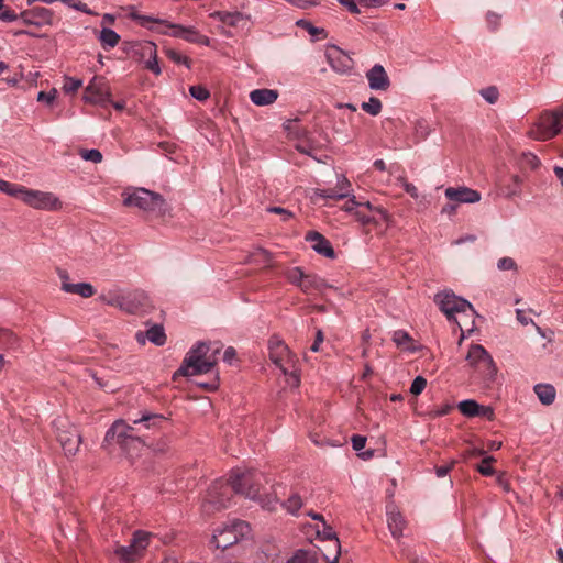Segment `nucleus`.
Segmentation results:
<instances>
[{"instance_id":"423d86ee","label":"nucleus","mask_w":563,"mask_h":563,"mask_svg":"<svg viewBox=\"0 0 563 563\" xmlns=\"http://www.w3.org/2000/svg\"><path fill=\"white\" fill-rule=\"evenodd\" d=\"M124 52L139 63H144L145 69L154 75L162 74L157 58V46L151 41H132L125 43Z\"/></svg>"},{"instance_id":"052dcab7","label":"nucleus","mask_w":563,"mask_h":563,"mask_svg":"<svg viewBox=\"0 0 563 563\" xmlns=\"http://www.w3.org/2000/svg\"><path fill=\"white\" fill-rule=\"evenodd\" d=\"M352 448L355 451H361L365 448L366 444V438L360 434H354L351 439Z\"/></svg>"},{"instance_id":"58836bf2","label":"nucleus","mask_w":563,"mask_h":563,"mask_svg":"<svg viewBox=\"0 0 563 563\" xmlns=\"http://www.w3.org/2000/svg\"><path fill=\"white\" fill-rule=\"evenodd\" d=\"M166 29L157 30V33L163 35H169L173 37L184 38L185 30L187 26L180 24H173L166 21L163 23Z\"/></svg>"},{"instance_id":"2f4dec72","label":"nucleus","mask_w":563,"mask_h":563,"mask_svg":"<svg viewBox=\"0 0 563 563\" xmlns=\"http://www.w3.org/2000/svg\"><path fill=\"white\" fill-rule=\"evenodd\" d=\"M25 186L13 184L3 179H0V191L7 194L8 196L19 198L22 201V196L25 195L26 191Z\"/></svg>"},{"instance_id":"774afa93","label":"nucleus","mask_w":563,"mask_h":563,"mask_svg":"<svg viewBox=\"0 0 563 563\" xmlns=\"http://www.w3.org/2000/svg\"><path fill=\"white\" fill-rule=\"evenodd\" d=\"M477 417H485L488 420H493L494 419V410L492 407L479 405Z\"/></svg>"},{"instance_id":"9d476101","label":"nucleus","mask_w":563,"mask_h":563,"mask_svg":"<svg viewBox=\"0 0 563 563\" xmlns=\"http://www.w3.org/2000/svg\"><path fill=\"white\" fill-rule=\"evenodd\" d=\"M466 362L485 380H494L497 374L496 364L490 354L479 344H472L466 355Z\"/></svg>"},{"instance_id":"a19ab883","label":"nucleus","mask_w":563,"mask_h":563,"mask_svg":"<svg viewBox=\"0 0 563 563\" xmlns=\"http://www.w3.org/2000/svg\"><path fill=\"white\" fill-rule=\"evenodd\" d=\"M302 505V499L298 494H291L284 503V507L291 515H297L298 511L301 509Z\"/></svg>"},{"instance_id":"5701e85b","label":"nucleus","mask_w":563,"mask_h":563,"mask_svg":"<svg viewBox=\"0 0 563 563\" xmlns=\"http://www.w3.org/2000/svg\"><path fill=\"white\" fill-rule=\"evenodd\" d=\"M330 288V285L322 277L317 274H306L301 291L306 295L314 292L321 294L324 289Z\"/></svg>"},{"instance_id":"f257e3e1","label":"nucleus","mask_w":563,"mask_h":563,"mask_svg":"<svg viewBox=\"0 0 563 563\" xmlns=\"http://www.w3.org/2000/svg\"><path fill=\"white\" fill-rule=\"evenodd\" d=\"M210 345L206 342H198L186 354L180 367L174 373L173 379L177 376H196L209 373L217 364L216 354L219 349H216L211 354Z\"/></svg>"},{"instance_id":"412c9836","label":"nucleus","mask_w":563,"mask_h":563,"mask_svg":"<svg viewBox=\"0 0 563 563\" xmlns=\"http://www.w3.org/2000/svg\"><path fill=\"white\" fill-rule=\"evenodd\" d=\"M306 240L311 243V247L319 254L328 257L334 258L335 252L330 243L322 234L317 231H310L306 235Z\"/></svg>"},{"instance_id":"bf43d9fd","label":"nucleus","mask_w":563,"mask_h":563,"mask_svg":"<svg viewBox=\"0 0 563 563\" xmlns=\"http://www.w3.org/2000/svg\"><path fill=\"white\" fill-rule=\"evenodd\" d=\"M488 26L494 31L500 24V15L495 12H488L486 15Z\"/></svg>"},{"instance_id":"7ed1b4c3","label":"nucleus","mask_w":563,"mask_h":563,"mask_svg":"<svg viewBox=\"0 0 563 563\" xmlns=\"http://www.w3.org/2000/svg\"><path fill=\"white\" fill-rule=\"evenodd\" d=\"M124 205L136 207L140 210L163 217L168 211L167 203L161 194L145 188H136L130 194L124 195Z\"/></svg>"},{"instance_id":"6ab92c4d","label":"nucleus","mask_w":563,"mask_h":563,"mask_svg":"<svg viewBox=\"0 0 563 563\" xmlns=\"http://www.w3.org/2000/svg\"><path fill=\"white\" fill-rule=\"evenodd\" d=\"M445 197L457 203H474L481 200V194L468 187H449L445 189Z\"/></svg>"},{"instance_id":"473e14b6","label":"nucleus","mask_w":563,"mask_h":563,"mask_svg":"<svg viewBox=\"0 0 563 563\" xmlns=\"http://www.w3.org/2000/svg\"><path fill=\"white\" fill-rule=\"evenodd\" d=\"M115 554L124 562H133L141 558V553L136 551L135 544L131 541L129 545L119 547Z\"/></svg>"},{"instance_id":"49530a36","label":"nucleus","mask_w":563,"mask_h":563,"mask_svg":"<svg viewBox=\"0 0 563 563\" xmlns=\"http://www.w3.org/2000/svg\"><path fill=\"white\" fill-rule=\"evenodd\" d=\"M189 92L195 99L199 101H205L210 97L208 89L200 85L191 86L189 88Z\"/></svg>"},{"instance_id":"09e8293b","label":"nucleus","mask_w":563,"mask_h":563,"mask_svg":"<svg viewBox=\"0 0 563 563\" xmlns=\"http://www.w3.org/2000/svg\"><path fill=\"white\" fill-rule=\"evenodd\" d=\"M80 156L85 161H90L93 163H100L102 161V154L99 150H81Z\"/></svg>"},{"instance_id":"ea45409f","label":"nucleus","mask_w":563,"mask_h":563,"mask_svg":"<svg viewBox=\"0 0 563 563\" xmlns=\"http://www.w3.org/2000/svg\"><path fill=\"white\" fill-rule=\"evenodd\" d=\"M361 108L366 113L376 117L380 113L383 104L382 101L376 97H371L368 101L363 102Z\"/></svg>"},{"instance_id":"0e129e2a","label":"nucleus","mask_w":563,"mask_h":563,"mask_svg":"<svg viewBox=\"0 0 563 563\" xmlns=\"http://www.w3.org/2000/svg\"><path fill=\"white\" fill-rule=\"evenodd\" d=\"M267 211L272 212V213L280 214L283 217L284 221H288L289 219L292 218V213L282 207H269L267 209Z\"/></svg>"},{"instance_id":"4c0bfd02","label":"nucleus","mask_w":563,"mask_h":563,"mask_svg":"<svg viewBox=\"0 0 563 563\" xmlns=\"http://www.w3.org/2000/svg\"><path fill=\"white\" fill-rule=\"evenodd\" d=\"M457 408L465 417L473 418L478 416L479 404L475 400L467 399L459 402Z\"/></svg>"},{"instance_id":"c85d7f7f","label":"nucleus","mask_w":563,"mask_h":563,"mask_svg":"<svg viewBox=\"0 0 563 563\" xmlns=\"http://www.w3.org/2000/svg\"><path fill=\"white\" fill-rule=\"evenodd\" d=\"M210 16L233 27L238 26V24L243 20V14L239 11H216L211 13Z\"/></svg>"},{"instance_id":"72a5a7b5","label":"nucleus","mask_w":563,"mask_h":563,"mask_svg":"<svg viewBox=\"0 0 563 563\" xmlns=\"http://www.w3.org/2000/svg\"><path fill=\"white\" fill-rule=\"evenodd\" d=\"M285 277L287 280L294 285L297 286L300 290L303 285V279L306 277V273L303 269L299 266L290 267L285 272Z\"/></svg>"},{"instance_id":"e2e57ef3","label":"nucleus","mask_w":563,"mask_h":563,"mask_svg":"<svg viewBox=\"0 0 563 563\" xmlns=\"http://www.w3.org/2000/svg\"><path fill=\"white\" fill-rule=\"evenodd\" d=\"M296 150H297L298 152L302 153V154H306V155L311 156L313 159H316V161H317V162H319V163L323 162L322 159L317 158V157L312 154L313 147H312L311 145L300 143V144H297V145H296Z\"/></svg>"},{"instance_id":"4468645a","label":"nucleus","mask_w":563,"mask_h":563,"mask_svg":"<svg viewBox=\"0 0 563 563\" xmlns=\"http://www.w3.org/2000/svg\"><path fill=\"white\" fill-rule=\"evenodd\" d=\"M257 476L258 474L251 470L245 472H240L239 470L233 471L230 478L234 493L244 495L251 499L256 498L260 493Z\"/></svg>"},{"instance_id":"1a4fd4ad","label":"nucleus","mask_w":563,"mask_h":563,"mask_svg":"<svg viewBox=\"0 0 563 563\" xmlns=\"http://www.w3.org/2000/svg\"><path fill=\"white\" fill-rule=\"evenodd\" d=\"M251 527L243 520H233L230 525H224L213 531L211 543L217 549L225 550L238 543L241 539L250 534Z\"/></svg>"},{"instance_id":"7c9ffc66","label":"nucleus","mask_w":563,"mask_h":563,"mask_svg":"<svg viewBox=\"0 0 563 563\" xmlns=\"http://www.w3.org/2000/svg\"><path fill=\"white\" fill-rule=\"evenodd\" d=\"M188 43L199 44L203 46L210 45V38L203 34H201L194 26H187L185 30L184 38Z\"/></svg>"},{"instance_id":"4d7b16f0","label":"nucleus","mask_w":563,"mask_h":563,"mask_svg":"<svg viewBox=\"0 0 563 563\" xmlns=\"http://www.w3.org/2000/svg\"><path fill=\"white\" fill-rule=\"evenodd\" d=\"M497 267L500 269V271H511V269H517V264L516 262L514 261V258L511 257H503L498 261L497 263Z\"/></svg>"},{"instance_id":"bb28decb","label":"nucleus","mask_w":563,"mask_h":563,"mask_svg":"<svg viewBox=\"0 0 563 563\" xmlns=\"http://www.w3.org/2000/svg\"><path fill=\"white\" fill-rule=\"evenodd\" d=\"M167 418L159 413L143 412L141 418L134 419L133 424H142L146 429H159Z\"/></svg>"},{"instance_id":"864d4df0","label":"nucleus","mask_w":563,"mask_h":563,"mask_svg":"<svg viewBox=\"0 0 563 563\" xmlns=\"http://www.w3.org/2000/svg\"><path fill=\"white\" fill-rule=\"evenodd\" d=\"M510 180L512 184L504 191V194L507 197L515 196L520 191L521 180H520L519 176L514 175V176H511Z\"/></svg>"},{"instance_id":"37998d69","label":"nucleus","mask_w":563,"mask_h":563,"mask_svg":"<svg viewBox=\"0 0 563 563\" xmlns=\"http://www.w3.org/2000/svg\"><path fill=\"white\" fill-rule=\"evenodd\" d=\"M393 341L397 346L409 350V343H411L412 339L406 331L397 330L393 334Z\"/></svg>"},{"instance_id":"6e6d98bb","label":"nucleus","mask_w":563,"mask_h":563,"mask_svg":"<svg viewBox=\"0 0 563 563\" xmlns=\"http://www.w3.org/2000/svg\"><path fill=\"white\" fill-rule=\"evenodd\" d=\"M56 97H57V90L53 88L52 90H49L47 92L40 91L37 95V101L45 102L47 104H52L53 101L56 99Z\"/></svg>"},{"instance_id":"4be33fe9","label":"nucleus","mask_w":563,"mask_h":563,"mask_svg":"<svg viewBox=\"0 0 563 563\" xmlns=\"http://www.w3.org/2000/svg\"><path fill=\"white\" fill-rule=\"evenodd\" d=\"M19 346V338L9 329L0 328V372L4 368L5 360L3 351L15 350Z\"/></svg>"},{"instance_id":"cd10ccee","label":"nucleus","mask_w":563,"mask_h":563,"mask_svg":"<svg viewBox=\"0 0 563 563\" xmlns=\"http://www.w3.org/2000/svg\"><path fill=\"white\" fill-rule=\"evenodd\" d=\"M533 390L542 405L550 406L554 402L556 391L551 384H537Z\"/></svg>"},{"instance_id":"e433bc0d","label":"nucleus","mask_w":563,"mask_h":563,"mask_svg":"<svg viewBox=\"0 0 563 563\" xmlns=\"http://www.w3.org/2000/svg\"><path fill=\"white\" fill-rule=\"evenodd\" d=\"M146 338L152 343L161 346L166 342V335L162 325L155 324L146 331Z\"/></svg>"},{"instance_id":"0eeeda50","label":"nucleus","mask_w":563,"mask_h":563,"mask_svg":"<svg viewBox=\"0 0 563 563\" xmlns=\"http://www.w3.org/2000/svg\"><path fill=\"white\" fill-rule=\"evenodd\" d=\"M133 426L124 420H117L107 431L104 442L108 444H118L124 452L129 453L131 449H137L144 444L142 438L134 433Z\"/></svg>"},{"instance_id":"603ef678","label":"nucleus","mask_w":563,"mask_h":563,"mask_svg":"<svg viewBox=\"0 0 563 563\" xmlns=\"http://www.w3.org/2000/svg\"><path fill=\"white\" fill-rule=\"evenodd\" d=\"M426 386L427 379L423 378L422 376H417L410 386V393L415 396L420 395L426 388Z\"/></svg>"},{"instance_id":"b1692460","label":"nucleus","mask_w":563,"mask_h":563,"mask_svg":"<svg viewBox=\"0 0 563 563\" xmlns=\"http://www.w3.org/2000/svg\"><path fill=\"white\" fill-rule=\"evenodd\" d=\"M60 289L67 294L78 295L81 298H91L96 294L95 287L90 283H70L64 282L60 285Z\"/></svg>"},{"instance_id":"de8ad7c7","label":"nucleus","mask_w":563,"mask_h":563,"mask_svg":"<svg viewBox=\"0 0 563 563\" xmlns=\"http://www.w3.org/2000/svg\"><path fill=\"white\" fill-rule=\"evenodd\" d=\"M481 96L490 104H494L499 97L498 89L494 86L481 90Z\"/></svg>"},{"instance_id":"6e6552de","label":"nucleus","mask_w":563,"mask_h":563,"mask_svg":"<svg viewBox=\"0 0 563 563\" xmlns=\"http://www.w3.org/2000/svg\"><path fill=\"white\" fill-rule=\"evenodd\" d=\"M352 191H353V189H352L351 181L344 175H340L338 177V181H336V185L334 188H328V189L317 188L313 191V196L318 197V198L333 199V200L350 198L344 206V210L347 212H353L356 209V207H362V206H364L366 208H371V203L368 201L365 203L356 201L355 196L352 195Z\"/></svg>"},{"instance_id":"9b49d317","label":"nucleus","mask_w":563,"mask_h":563,"mask_svg":"<svg viewBox=\"0 0 563 563\" xmlns=\"http://www.w3.org/2000/svg\"><path fill=\"white\" fill-rule=\"evenodd\" d=\"M435 303L439 306L440 310L446 316L449 320H453L457 323V325L462 329L460 322L455 319L456 313L467 314V317L472 318L475 313L472 305L454 295L452 291H443L439 292L434 297Z\"/></svg>"},{"instance_id":"a878e982","label":"nucleus","mask_w":563,"mask_h":563,"mask_svg":"<svg viewBox=\"0 0 563 563\" xmlns=\"http://www.w3.org/2000/svg\"><path fill=\"white\" fill-rule=\"evenodd\" d=\"M278 98V91L274 89H255L251 91L250 99L256 106H268L274 103Z\"/></svg>"},{"instance_id":"5fc2aeb1","label":"nucleus","mask_w":563,"mask_h":563,"mask_svg":"<svg viewBox=\"0 0 563 563\" xmlns=\"http://www.w3.org/2000/svg\"><path fill=\"white\" fill-rule=\"evenodd\" d=\"M318 533L322 534L323 538L327 540H335L336 543L339 544V539L336 538L335 531L325 521H323L321 530L318 528Z\"/></svg>"},{"instance_id":"c03bdc74","label":"nucleus","mask_w":563,"mask_h":563,"mask_svg":"<svg viewBox=\"0 0 563 563\" xmlns=\"http://www.w3.org/2000/svg\"><path fill=\"white\" fill-rule=\"evenodd\" d=\"M286 563H318V561L313 554L300 550Z\"/></svg>"},{"instance_id":"69168bd1","label":"nucleus","mask_w":563,"mask_h":563,"mask_svg":"<svg viewBox=\"0 0 563 563\" xmlns=\"http://www.w3.org/2000/svg\"><path fill=\"white\" fill-rule=\"evenodd\" d=\"M340 4L345 7L351 13L358 14L360 9L355 2V0H338Z\"/></svg>"},{"instance_id":"79ce46f5","label":"nucleus","mask_w":563,"mask_h":563,"mask_svg":"<svg viewBox=\"0 0 563 563\" xmlns=\"http://www.w3.org/2000/svg\"><path fill=\"white\" fill-rule=\"evenodd\" d=\"M164 52H165V55L167 56V58L170 59L172 62H174L176 64H183L187 68H190L191 60L189 57L183 55L180 52L173 49V48H166Z\"/></svg>"},{"instance_id":"a211bd4d","label":"nucleus","mask_w":563,"mask_h":563,"mask_svg":"<svg viewBox=\"0 0 563 563\" xmlns=\"http://www.w3.org/2000/svg\"><path fill=\"white\" fill-rule=\"evenodd\" d=\"M20 19L24 24L44 26L52 25L54 13L52 10L43 7H32L21 12Z\"/></svg>"},{"instance_id":"680f3d73","label":"nucleus","mask_w":563,"mask_h":563,"mask_svg":"<svg viewBox=\"0 0 563 563\" xmlns=\"http://www.w3.org/2000/svg\"><path fill=\"white\" fill-rule=\"evenodd\" d=\"M297 24L299 26L305 27L309 32V34H311V35H317L319 33H324L323 29H318V27L313 26L310 22H307L305 20L298 21Z\"/></svg>"},{"instance_id":"3c124183","label":"nucleus","mask_w":563,"mask_h":563,"mask_svg":"<svg viewBox=\"0 0 563 563\" xmlns=\"http://www.w3.org/2000/svg\"><path fill=\"white\" fill-rule=\"evenodd\" d=\"M82 86V81L80 79H75L71 77H67L65 79L63 89L67 93L76 92Z\"/></svg>"},{"instance_id":"f3484780","label":"nucleus","mask_w":563,"mask_h":563,"mask_svg":"<svg viewBox=\"0 0 563 563\" xmlns=\"http://www.w3.org/2000/svg\"><path fill=\"white\" fill-rule=\"evenodd\" d=\"M325 56L331 68L338 74H349L353 69V59L338 46L329 47Z\"/></svg>"},{"instance_id":"ddd939ff","label":"nucleus","mask_w":563,"mask_h":563,"mask_svg":"<svg viewBox=\"0 0 563 563\" xmlns=\"http://www.w3.org/2000/svg\"><path fill=\"white\" fill-rule=\"evenodd\" d=\"M22 201L31 208L45 211H58L63 208V202L53 192L26 188Z\"/></svg>"},{"instance_id":"393cba45","label":"nucleus","mask_w":563,"mask_h":563,"mask_svg":"<svg viewBox=\"0 0 563 563\" xmlns=\"http://www.w3.org/2000/svg\"><path fill=\"white\" fill-rule=\"evenodd\" d=\"M387 525L391 536L399 540L402 537L404 529L406 528V520L404 516L396 510L388 511Z\"/></svg>"},{"instance_id":"c756f323","label":"nucleus","mask_w":563,"mask_h":563,"mask_svg":"<svg viewBox=\"0 0 563 563\" xmlns=\"http://www.w3.org/2000/svg\"><path fill=\"white\" fill-rule=\"evenodd\" d=\"M99 41L104 49L115 47L120 42V35L111 29H102L99 34Z\"/></svg>"},{"instance_id":"f03ea898","label":"nucleus","mask_w":563,"mask_h":563,"mask_svg":"<svg viewBox=\"0 0 563 563\" xmlns=\"http://www.w3.org/2000/svg\"><path fill=\"white\" fill-rule=\"evenodd\" d=\"M268 356L285 376H288L287 383L291 387H298L300 377L297 369V360L290 352L287 344L280 339L273 336L268 341Z\"/></svg>"},{"instance_id":"20e7f679","label":"nucleus","mask_w":563,"mask_h":563,"mask_svg":"<svg viewBox=\"0 0 563 563\" xmlns=\"http://www.w3.org/2000/svg\"><path fill=\"white\" fill-rule=\"evenodd\" d=\"M99 300L128 313H136L145 303L146 295L142 290L122 291L113 289L101 294Z\"/></svg>"},{"instance_id":"a18cd8bd","label":"nucleus","mask_w":563,"mask_h":563,"mask_svg":"<svg viewBox=\"0 0 563 563\" xmlns=\"http://www.w3.org/2000/svg\"><path fill=\"white\" fill-rule=\"evenodd\" d=\"M494 456H485L482 462L476 466V470L484 476H492L495 472L492 464L495 462Z\"/></svg>"},{"instance_id":"13d9d810","label":"nucleus","mask_w":563,"mask_h":563,"mask_svg":"<svg viewBox=\"0 0 563 563\" xmlns=\"http://www.w3.org/2000/svg\"><path fill=\"white\" fill-rule=\"evenodd\" d=\"M16 19H18V15L15 14V12L13 10L9 9L4 4L1 5V10H0V20L1 21L12 22V21H15Z\"/></svg>"},{"instance_id":"f8f14e48","label":"nucleus","mask_w":563,"mask_h":563,"mask_svg":"<svg viewBox=\"0 0 563 563\" xmlns=\"http://www.w3.org/2000/svg\"><path fill=\"white\" fill-rule=\"evenodd\" d=\"M56 439L60 443L65 455L74 456L79 451L81 434L75 424L67 418H57L54 421Z\"/></svg>"},{"instance_id":"aec40b11","label":"nucleus","mask_w":563,"mask_h":563,"mask_svg":"<svg viewBox=\"0 0 563 563\" xmlns=\"http://www.w3.org/2000/svg\"><path fill=\"white\" fill-rule=\"evenodd\" d=\"M366 78L368 85L373 90H387L390 86V80L384 67L376 64L367 73Z\"/></svg>"},{"instance_id":"338daca9","label":"nucleus","mask_w":563,"mask_h":563,"mask_svg":"<svg viewBox=\"0 0 563 563\" xmlns=\"http://www.w3.org/2000/svg\"><path fill=\"white\" fill-rule=\"evenodd\" d=\"M484 454H485V451L483 449L472 448V449H467L464 451L463 457L465 460H467V459H472V457L482 456Z\"/></svg>"},{"instance_id":"39448f33","label":"nucleus","mask_w":563,"mask_h":563,"mask_svg":"<svg viewBox=\"0 0 563 563\" xmlns=\"http://www.w3.org/2000/svg\"><path fill=\"white\" fill-rule=\"evenodd\" d=\"M563 131V106L553 111H545L529 131V136L537 141H547Z\"/></svg>"},{"instance_id":"c9c22d12","label":"nucleus","mask_w":563,"mask_h":563,"mask_svg":"<svg viewBox=\"0 0 563 563\" xmlns=\"http://www.w3.org/2000/svg\"><path fill=\"white\" fill-rule=\"evenodd\" d=\"M152 536V533L143 530H137L133 533V538L131 541L133 542V544H135L136 551H139L141 555L143 554L144 550L148 547Z\"/></svg>"},{"instance_id":"f704fd0d","label":"nucleus","mask_w":563,"mask_h":563,"mask_svg":"<svg viewBox=\"0 0 563 563\" xmlns=\"http://www.w3.org/2000/svg\"><path fill=\"white\" fill-rule=\"evenodd\" d=\"M131 19L136 21L141 26L146 27L151 31H156V32L158 29H155L152 24L163 25V23H166V20L153 18L150 15L139 14V13H133L131 15Z\"/></svg>"},{"instance_id":"dca6fc26","label":"nucleus","mask_w":563,"mask_h":563,"mask_svg":"<svg viewBox=\"0 0 563 563\" xmlns=\"http://www.w3.org/2000/svg\"><path fill=\"white\" fill-rule=\"evenodd\" d=\"M84 99L96 104H103L110 101V88L106 79L95 76L86 87Z\"/></svg>"},{"instance_id":"8fccbe9b","label":"nucleus","mask_w":563,"mask_h":563,"mask_svg":"<svg viewBox=\"0 0 563 563\" xmlns=\"http://www.w3.org/2000/svg\"><path fill=\"white\" fill-rule=\"evenodd\" d=\"M415 132L419 140L426 139L429 133L430 129L426 120H417L415 123Z\"/></svg>"},{"instance_id":"2eb2a0df","label":"nucleus","mask_w":563,"mask_h":563,"mask_svg":"<svg viewBox=\"0 0 563 563\" xmlns=\"http://www.w3.org/2000/svg\"><path fill=\"white\" fill-rule=\"evenodd\" d=\"M234 493L232 488L231 478L227 482L216 481L208 489L207 500L212 504L217 509L228 507V504Z\"/></svg>"}]
</instances>
